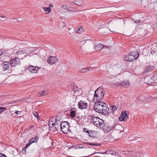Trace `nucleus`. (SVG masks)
I'll return each instance as SVG.
<instances>
[{"label": "nucleus", "mask_w": 157, "mask_h": 157, "mask_svg": "<svg viewBox=\"0 0 157 157\" xmlns=\"http://www.w3.org/2000/svg\"><path fill=\"white\" fill-rule=\"evenodd\" d=\"M94 110L99 113H102L106 116L108 115L109 109L107 104L101 101L95 102L94 105Z\"/></svg>", "instance_id": "1"}, {"label": "nucleus", "mask_w": 157, "mask_h": 157, "mask_svg": "<svg viewBox=\"0 0 157 157\" xmlns=\"http://www.w3.org/2000/svg\"><path fill=\"white\" fill-rule=\"evenodd\" d=\"M139 53L137 51H134L126 55L123 58L124 59L128 62L134 61L139 57Z\"/></svg>", "instance_id": "2"}, {"label": "nucleus", "mask_w": 157, "mask_h": 157, "mask_svg": "<svg viewBox=\"0 0 157 157\" xmlns=\"http://www.w3.org/2000/svg\"><path fill=\"white\" fill-rule=\"evenodd\" d=\"M92 123L98 128H103L104 126L103 121L98 117L92 116L90 119Z\"/></svg>", "instance_id": "3"}, {"label": "nucleus", "mask_w": 157, "mask_h": 157, "mask_svg": "<svg viewBox=\"0 0 157 157\" xmlns=\"http://www.w3.org/2000/svg\"><path fill=\"white\" fill-rule=\"evenodd\" d=\"M69 123L67 121H63L60 123L61 131L64 133L67 134L69 131Z\"/></svg>", "instance_id": "4"}, {"label": "nucleus", "mask_w": 157, "mask_h": 157, "mask_svg": "<svg viewBox=\"0 0 157 157\" xmlns=\"http://www.w3.org/2000/svg\"><path fill=\"white\" fill-rule=\"evenodd\" d=\"M104 93L101 90H99L98 89L95 91L94 95V100L101 101L104 97Z\"/></svg>", "instance_id": "5"}, {"label": "nucleus", "mask_w": 157, "mask_h": 157, "mask_svg": "<svg viewBox=\"0 0 157 157\" xmlns=\"http://www.w3.org/2000/svg\"><path fill=\"white\" fill-rule=\"evenodd\" d=\"M20 60L17 57H15L12 59L10 61L11 66L13 67H15L20 64Z\"/></svg>", "instance_id": "6"}, {"label": "nucleus", "mask_w": 157, "mask_h": 157, "mask_svg": "<svg viewBox=\"0 0 157 157\" xmlns=\"http://www.w3.org/2000/svg\"><path fill=\"white\" fill-rule=\"evenodd\" d=\"M78 108L80 109H86L87 107V103L85 101H80L78 104Z\"/></svg>", "instance_id": "7"}, {"label": "nucleus", "mask_w": 157, "mask_h": 157, "mask_svg": "<svg viewBox=\"0 0 157 157\" xmlns=\"http://www.w3.org/2000/svg\"><path fill=\"white\" fill-rule=\"evenodd\" d=\"M57 60L58 59L56 57L51 56L48 58L47 62L50 64H52L57 62Z\"/></svg>", "instance_id": "8"}, {"label": "nucleus", "mask_w": 157, "mask_h": 157, "mask_svg": "<svg viewBox=\"0 0 157 157\" xmlns=\"http://www.w3.org/2000/svg\"><path fill=\"white\" fill-rule=\"evenodd\" d=\"M100 154H106V155H108V156H105L104 157H110V155H115L116 153L114 151L112 150H108L105 152L103 153H100Z\"/></svg>", "instance_id": "9"}, {"label": "nucleus", "mask_w": 157, "mask_h": 157, "mask_svg": "<svg viewBox=\"0 0 157 157\" xmlns=\"http://www.w3.org/2000/svg\"><path fill=\"white\" fill-rule=\"evenodd\" d=\"M28 70L31 73H36L38 70L39 69L38 67H34L33 66H30L28 68Z\"/></svg>", "instance_id": "10"}, {"label": "nucleus", "mask_w": 157, "mask_h": 157, "mask_svg": "<svg viewBox=\"0 0 157 157\" xmlns=\"http://www.w3.org/2000/svg\"><path fill=\"white\" fill-rule=\"evenodd\" d=\"M128 118L127 114L125 111L122 112L121 115V117H119V120L120 121H125Z\"/></svg>", "instance_id": "11"}, {"label": "nucleus", "mask_w": 157, "mask_h": 157, "mask_svg": "<svg viewBox=\"0 0 157 157\" xmlns=\"http://www.w3.org/2000/svg\"><path fill=\"white\" fill-rule=\"evenodd\" d=\"M114 129L117 131V132L121 133L123 130V128L122 126L119 124H117L113 126Z\"/></svg>", "instance_id": "12"}, {"label": "nucleus", "mask_w": 157, "mask_h": 157, "mask_svg": "<svg viewBox=\"0 0 157 157\" xmlns=\"http://www.w3.org/2000/svg\"><path fill=\"white\" fill-rule=\"evenodd\" d=\"M1 66L3 71H6L10 67V63L7 62H3L1 64Z\"/></svg>", "instance_id": "13"}, {"label": "nucleus", "mask_w": 157, "mask_h": 157, "mask_svg": "<svg viewBox=\"0 0 157 157\" xmlns=\"http://www.w3.org/2000/svg\"><path fill=\"white\" fill-rule=\"evenodd\" d=\"M104 47V46L103 44H99L96 45L94 48L95 51H99L101 50Z\"/></svg>", "instance_id": "14"}, {"label": "nucleus", "mask_w": 157, "mask_h": 157, "mask_svg": "<svg viewBox=\"0 0 157 157\" xmlns=\"http://www.w3.org/2000/svg\"><path fill=\"white\" fill-rule=\"evenodd\" d=\"M155 76L153 75L152 77L149 79L146 82V84L148 85H151L154 83Z\"/></svg>", "instance_id": "15"}, {"label": "nucleus", "mask_w": 157, "mask_h": 157, "mask_svg": "<svg viewBox=\"0 0 157 157\" xmlns=\"http://www.w3.org/2000/svg\"><path fill=\"white\" fill-rule=\"evenodd\" d=\"M73 91L75 92L77 91L79 92V95L81 94L82 93V90L81 88H78L77 86H74V88L73 89Z\"/></svg>", "instance_id": "16"}, {"label": "nucleus", "mask_w": 157, "mask_h": 157, "mask_svg": "<svg viewBox=\"0 0 157 157\" xmlns=\"http://www.w3.org/2000/svg\"><path fill=\"white\" fill-rule=\"evenodd\" d=\"M84 3V1L83 0H75L74 3L77 5H81Z\"/></svg>", "instance_id": "17"}, {"label": "nucleus", "mask_w": 157, "mask_h": 157, "mask_svg": "<svg viewBox=\"0 0 157 157\" xmlns=\"http://www.w3.org/2000/svg\"><path fill=\"white\" fill-rule=\"evenodd\" d=\"M81 42L83 44H84L85 43H86L88 45H91L93 44L92 42L89 40H84L82 41Z\"/></svg>", "instance_id": "18"}, {"label": "nucleus", "mask_w": 157, "mask_h": 157, "mask_svg": "<svg viewBox=\"0 0 157 157\" xmlns=\"http://www.w3.org/2000/svg\"><path fill=\"white\" fill-rule=\"evenodd\" d=\"M38 139V138L37 136H36L32 138L29 141L30 144H32L34 143H37Z\"/></svg>", "instance_id": "19"}, {"label": "nucleus", "mask_w": 157, "mask_h": 157, "mask_svg": "<svg viewBox=\"0 0 157 157\" xmlns=\"http://www.w3.org/2000/svg\"><path fill=\"white\" fill-rule=\"evenodd\" d=\"M61 8L64 10H67L68 11L71 10H70L71 9V7L66 5H63L61 6Z\"/></svg>", "instance_id": "20"}, {"label": "nucleus", "mask_w": 157, "mask_h": 157, "mask_svg": "<svg viewBox=\"0 0 157 157\" xmlns=\"http://www.w3.org/2000/svg\"><path fill=\"white\" fill-rule=\"evenodd\" d=\"M17 54H26L27 55H28L29 53V51L27 50L26 51H25V50H20L17 52Z\"/></svg>", "instance_id": "21"}, {"label": "nucleus", "mask_w": 157, "mask_h": 157, "mask_svg": "<svg viewBox=\"0 0 157 157\" xmlns=\"http://www.w3.org/2000/svg\"><path fill=\"white\" fill-rule=\"evenodd\" d=\"M121 85L125 87H127L129 86L130 85L128 82V81H126L123 82L121 83Z\"/></svg>", "instance_id": "22"}, {"label": "nucleus", "mask_w": 157, "mask_h": 157, "mask_svg": "<svg viewBox=\"0 0 157 157\" xmlns=\"http://www.w3.org/2000/svg\"><path fill=\"white\" fill-rule=\"evenodd\" d=\"M43 9L46 14H48L50 13L51 9L50 7H44Z\"/></svg>", "instance_id": "23"}, {"label": "nucleus", "mask_w": 157, "mask_h": 157, "mask_svg": "<svg viewBox=\"0 0 157 157\" xmlns=\"http://www.w3.org/2000/svg\"><path fill=\"white\" fill-rule=\"evenodd\" d=\"M153 69V67L150 66H148L146 68L144 73H146L147 72L151 71Z\"/></svg>", "instance_id": "24"}, {"label": "nucleus", "mask_w": 157, "mask_h": 157, "mask_svg": "<svg viewBox=\"0 0 157 157\" xmlns=\"http://www.w3.org/2000/svg\"><path fill=\"white\" fill-rule=\"evenodd\" d=\"M76 113L75 111L71 110H70V116L72 118L75 117L76 116Z\"/></svg>", "instance_id": "25"}, {"label": "nucleus", "mask_w": 157, "mask_h": 157, "mask_svg": "<svg viewBox=\"0 0 157 157\" xmlns=\"http://www.w3.org/2000/svg\"><path fill=\"white\" fill-rule=\"evenodd\" d=\"M86 132L89 134V136L90 137H93L95 136L94 132L93 131H90V132H89L88 131H86Z\"/></svg>", "instance_id": "26"}, {"label": "nucleus", "mask_w": 157, "mask_h": 157, "mask_svg": "<svg viewBox=\"0 0 157 157\" xmlns=\"http://www.w3.org/2000/svg\"><path fill=\"white\" fill-rule=\"evenodd\" d=\"M77 31H76V33H82L84 31V29L82 27H80L78 28Z\"/></svg>", "instance_id": "27"}, {"label": "nucleus", "mask_w": 157, "mask_h": 157, "mask_svg": "<svg viewBox=\"0 0 157 157\" xmlns=\"http://www.w3.org/2000/svg\"><path fill=\"white\" fill-rule=\"evenodd\" d=\"M89 71V69L88 68H83L80 70L79 71L82 73H84L88 72Z\"/></svg>", "instance_id": "28"}, {"label": "nucleus", "mask_w": 157, "mask_h": 157, "mask_svg": "<svg viewBox=\"0 0 157 157\" xmlns=\"http://www.w3.org/2000/svg\"><path fill=\"white\" fill-rule=\"evenodd\" d=\"M55 123H53L52 124V125L54 126L55 125H57L59 124H60V123H61L59 121H58L57 119L55 118Z\"/></svg>", "instance_id": "29"}, {"label": "nucleus", "mask_w": 157, "mask_h": 157, "mask_svg": "<svg viewBox=\"0 0 157 157\" xmlns=\"http://www.w3.org/2000/svg\"><path fill=\"white\" fill-rule=\"evenodd\" d=\"M48 94L47 91H43L39 93V94L41 96H44L47 95Z\"/></svg>", "instance_id": "30"}, {"label": "nucleus", "mask_w": 157, "mask_h": 157, "mask_svg": "<svg viewBox=\"0 0 157 157\" xmlns=\"http://www.w3.org/2000/svg\"><path fill=\"white\" fill-rule=\"evenodd\" d=\"M6 110V108L5 107H0V114H1L4 111Z\"/></svg>", "instance_id": "31"}, {"label": "nucleus", "mask_w": 157, "mask_h": 157, "mask_svg": "<svg viewBox=\"0 0 157 157\" xmlns=\"http://www.w3.org/2000/svg\"><path fill=\"white\" fill-rule=\"evenodd\" d=\"M87 144L88 145H94V146H98L99 145H100V144L98 143H95V144H93L92 143L88 142L87 143Z\"/></svg>", "instance_id": "32"}, {"label": "nucleus", "mask_w": 157, "mask_h": 157, "mask_svg": "<svg viewBox=\"0 0 157 157\" xmlns=\"http://www.w3.org/2000/svg\"><path fill=\"white\" fill-rule=\"evenodd\" d=\"M33 114L36 117L37 120H38L39 119H40L39 117H38V113L36 112H33Z\"/></svg>", "instance_id": "33"}, {"label": "nucleus", "mask_w": 157, "mask_h": 157, "mask_svg": "<svg viewBox=\"0 0 157 157\" xmlns=\"http://www.w3.org/2000/svg\"><path fill=\"white\" fill-rule=\"evenodd\" d=\"M106 29H107L106 28H105L104 29H100L99 30H100V31L103 33H105V31Z\"/></svg>", "instance_id": "34"}, {"label": "nucleus", "mask_w": 157, "mask_h": 157, "mask_svg": "<svg viewBox=\"0 0 157 157\" xmlns=\"http://www.w3.org/2000/svg\"><path fill=\"white\" fill-rule=\"evenodd\" d=\"M151 6H153V9H156L157 8V3H154L151 4Z\"/></svg>", "instance_id": "35"}, {"label": "nucleus", "mask_w": 157, "mask_h": 157, "mask_svg": "<svg viewBox=\"0 0 157 157\" xmlns=\"http://www.w3.org/2000/svg\"><path fill=\"white\" fill-rule=\"evenodd\" d=\"M117 106H112L111 109H112V111L114 112L117 109Z\"/></svg>", "instance_id": "36"}, {"label": "nucleus", "mask_w": 157, "mask_h": 157, "mask_svg": "<svg viewBox=\"0 0 157 157\" xmlns=\"http://www.w3.org/2000/svg\"><path fill=\"white\" fill-rule=\"evenodd\" d=\"M157 52V51L152 50L151 51V54L152 55H155Z\"/></svg>", "instance_id": "37"}, {"label": "nucleus", "mask_w": 157, "mask_h": 157, "mask_svg": "<svg viewBox=\"0 0 157 157\" xmlns=\"http://www.w3.org/2000/svg\"><path fill=\"white\" fill-rule=\"evenodd\" d=\"M54 118H51V119L49 120L48 122V125L49 126L52 125V124L53 123L52 122H53V121H52V120Z\"/></svg>", "instance_id": "38"}, {"label": "nucleus", "mask_w": 157, "mask_h": 157, "mask_svg": "<svg viewBox=\"0 0 157 157\" xmlns=\"http://www.w3.org/2000/svg\"><path fill=\"white\" fill-rule=\"evenodd\" d=\"M50 129L52 130V131H54L56 130V129L55 126H50Z\"/></svg>", "instance_id": "39"}, {"label": "nucleus", "mask_w": 157, "mask_h": 157, "mask_svg": "<svg viewBox=\"0 0 157 157\" xmlns=\"http://www.w3.org/2000/svg\"><path fill=\"white\" fill-rule=\"evenodd\" d=\"M77 147L79 148H85L86 147H84V146H82L81 145H78Z\"/></svg>", "instance_id": "40"}, {"label": "nucleus", "mask_w": 157, "mask_h": 157, "mask_svg": "<svg viewBox=\"0 0 157 157\" xmlns=\"http://www.w3.org/2000/svg\"><path fill=\"white\" fill-rule=\"evenodd\" d=\"M55 127L56 129V130L57 129H59V126L60 125V124H59L57 125H55Z\"/></svg>", "instance_id": "41"}, {"label": "nucleus", "mask_w": 157, "mask_h": 157, "mask_svg": "<svg viewBox=\"0 0 157 157\" xmlns=\"http://www.w3.org/2000/svg\"><path fill=\"white\" fill-rule=\"evenodd\" d=\"M31 144H30V142L29 141L28 142V144H26L25 146V148H27Z\"/></svg>", "instance_id": "42"}, {"label": "nucleus", "mask_w": 157, "mask_h": 157, "mask_svg": "<svg viewBox=\"0 0 157 157\" xmlns=\"http://www.w3.org/2000/svg\"><path fill=\"white\" fill-rule=\"evenodd\" d=\"M140 22H141V21L140 20H136L135 21V23H140Z\"/></svg>", "instance_id": "43"}, {"label": "nucleus", "mask_w": 157, "mask_h": 157, "mask_svg": "<svg viewBox=\"0 0 157 157\" xmlns=\"http://www.w3.org/2000/svg\"><path fill=\"white\" fill-rule=\"evenodd\" d=\"M115 85L117 86H119L121 85V84L118 82H116L115 84Z\"/></svg>", "instance_id": "44"}, {"label": "nucleus", "mask_w": 157, "mask_h": 157, "mask_svg": "<svg viewBox=\"0 0 157 157\" xmlns=\"http://www.w3.org/2000/svg\"><path fill=\"white\" fill-rule=\"evenodd\" d=\"M21 111H18V110H16V111L15 112V113L17 114H19V113H21Z\"/></svg>", "instance_id": "45"}, {"label": "nucleus", "mask_w": 157, "mask_h": 157, "mask_svg": "<svg viewBox=\"0 0 157 157\" xmlns=\"http://www.w3.org/2000/svg\"><path fill=\"white\" fill-rule=\"evenodd\" d=\"M83 131L86 132V131H87V129L86 128H84L83 129Z\"/></svg>", "instance_id": "46"}, {"label": "nucleus", "mask_w": 157, "mask_h": 157, "mask_svg": "<svg viewBox=\"0 0 157 157\" xmlns=\"http://www.w3.org/2000/svg\"><path fill=\"white\" fill-rule=\"evenodd\" d=\"M3 52L2 51L0 50V56L2 54Z\"/></svg>", "instance_id": "47"}, {"label": "nucleus", "mask_w": 157, "mask_h": 157, "mask_svg": "<svg viewBox=\"0 0 157 157\" xmlns=\"http://www.w3.org/2000/svg\"><path fill=\"white\" fill-rule=\"evenodd\" d=\"M53 6V5L52 4H50L49 5V7H50L51 8V7H52Z\"/></svg>", "instance_id": "48"}, {"label": "nucleus", "mask_w": 157, "mask_h": 157, "mask_svg": "<svg viewBox=\"0 0 157 157\" xmlns=\"http://www.w3.org/2000/svg\"><path fill=\"white\" fill-rule=\"evenodd\" d=\"M93 64L91 65L90 66V68H91L93 67Z\"/></svg>", "instance_id": "49"}, {"label": "nucleus", "mask_w": 157, "mask_h": 157, "mask_svg": "<svg viewBox=\"0 0 157 157\" xmlns=\"http://www.w3.org/2000/svg\"><path fill=\"white\" fill-rule=\"evenodd\" d=\"M2 157H7L5 155H2Z\"/></svg>", "instance_id": "50"}, {"label": "nucleus", "mask_w": 157, "mask_h": 157, "mask_svg": "<svg viewBox=\"0 0 157 157\" xmlns=\"http://www.w3.org/2000/svg\"><path fill=\"white\" fill-rule=\"evenodd\" d=\"M73 147H70L69 148V149H71V148Z\"/></svg>", "instance_id": "51"}, {"label": "nucleus", "mask_w": 157, "mask_h": 157, "mask_svg": "<svg viewBox=\"0 0 157 157\" xmlns=\"http://www.w3.org/2000/svg\"><path fill=\"white\" fill-rule=\"evenodd\" d=\"M71 30V29H70L69 30V31H70Z\"/></svg>", "instance_id": "52"}, {"label": "nucleus", "mask_w": 157, "mask_h": 157, "mask_svg": "<svg viewBox=\"0 0 157 157\" xmlns=\"http://www.w3.org/2000/svg\"><path fill=\"white\" fill-rule=\"evenodd\" d=\"M70 34H71V32H70Z\"/></svg>", "instance_id": "53"}, {"label": "nucleus", "mask_w": 157, "mask_h": 157, "mask_svg": "<svg viewBox=\"0 0 157 157\" xmlns=\"http://www.w3.org/2000/svg\"><path fill=\"white\" fill-rule=\"evenodd\" d=\"M32 127H33V126H31V128H32Z\"/></svg>", "instance_id": "54"}, {"label": "nucleus", "mask_w": 157, "mask_h": 157, "mask_svg": "<svg viewBox=\"0 0 157 157\" xmlns=\"http://www.w3.org/2000/svg\"><path fill=\"white\" fill-rule=\"evenodd\" d=\"M113 32H115L114 31H112Z\"/></svg>", "instance_id": "55"}]
</instances>
